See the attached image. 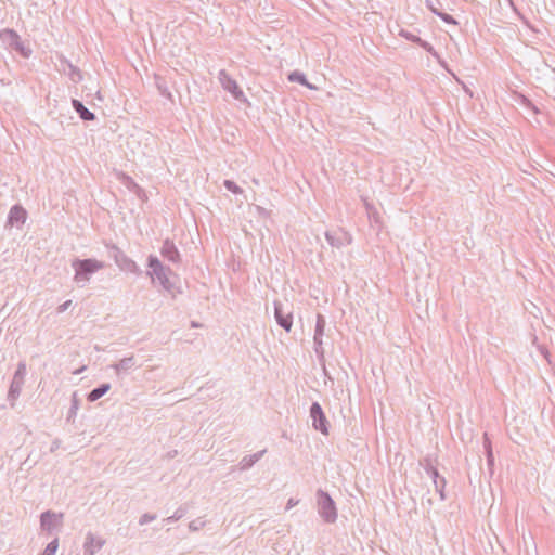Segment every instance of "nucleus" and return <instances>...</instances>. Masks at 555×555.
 Instances as JSON below:
<instances>
[{"label": "nucleus", "instance_id": "nucleus-17", "mask_svg": "<svg viewBox=\"0 0 555 555\" xmlns=\"http://www.w3.org/2000/svg\"><path fill=\"white\" fill-rule=\"evenodd\" d=\"M73 108L79 115V117L85 121H91L95 119L94 113L89 111L82 102L79 100L73 99L72 101Z\"/></svg>", "mask_w": 555, "mask_h": 555}, {"label": "nucleus", "instance_id": "nucleus-41", "mask_svg": "<svg viewBox=\"0 0 555 555\" xmlns=\"http://www.w3.org/2000/svg\"><path fill=\"white\" fill-rule=\"evenodd\" d=\"M298 502L295 501L294 499H289L287 501V505H286V509H291L293 506H295Z\"/></svg>", "mask_w": 555, "mask_h": 555}, {"label": "nucleus", "instance_id": "nucleus-37", "mask_svg": "<svg viewBox=\"0 0 555 555\" xmlns=\"http://www.w3.org/2000/svg\"><path fill=\"white\" fill-rule=\"evenodd\" d=\"M483 448L486 453H488L489 450H492L491 440L487 433L483 434Z\"/></svg>", "mask_w": 555, "mask_h": 555}, {"label": "nucleus", "instance_id": "nucleus-25", "mask_svg": "<svg viewBox=\"0 0 555 555\" xmlns=\"http://www.w3.org/2000/svg\"><path fill=\"white\" fill-rule=\"evenodd\" d=\"M68 68H69L68 76L73 82H79L82 80V74L78 67H76L69 63Z\"/></svg>", "mask_w": 555, "mask_h": 555}, {"label": "nucleus", "instance_id": "nucleus-20", "mask_svg": "<svg viewBox=\"0 0 555 555\" xmlns=\"http://www.w3.org/2000/svg\"><path fill=\"white\" fill-rule=\"evenodd\" d=\"M111 389V384L104 383L93 388L87 396L89 402H94L102 398Z\"/></svg>", "mask_w": 555, "mask_h": 555}, {"label": "nucleus", "instance_id": "nucleus-38", "mask_svg": "<svg viewBox=\"0 0 555 555\" xmlns=\"http://www.w3.org/2000/svg\"><path fill=\"white\" fill-rule=\"evenodd\" d=\"M70 305H72V300H66L65 302H63L62 305H60L57 307V309H56L57 313L65 312L69 308Z\"/></svg>", "mask_w": 555, "mask_h": 555}, {"label": "nucleus", "instance_id": "nucleus-28", "mask_svg": "<svg viewBox=\"0 0 555 555\" xmlns=\"http://www.w3.org/2000/svg\"><path fill=\"white\" fill-rule=\"evenodd\" d=\"M57 548H59V539L55 538L50 543H48V545L46 546V548L43 550V552L40 555H55Z\"/></svg>", "mask_w": 555, "mask_h": 555}, {"label": "nucleus", "instance_id": "nucleus-18", "mask_svg": "<svg viewBox=\"0 0 555 555\" xmlns=\"http://www.w3.org/2000/svg\"><path fill=\"white\" fill-rule=\"evenodd\" d=\"M154 79L158 92L170 102H173V95L169 90V83L167 79L160 75H155Z\"/></svg>", "mask_w": 555, "mask_h": 555}, {"label": "nucleus", "instance_id": "nucleus-7", "mask_svg": "<svg viewBox=\"0 0 555 555\" xmlns=\"http://www.w3.org/2000/svg\"><path fill=\"white\" fill-rule=\"evenodd\" d=\"M421 465L423 466L427 476L433 480L435 490H436V492L439 493L440 499L444 500L446 499L444 488H446V483H447L444 477L440 476L437 468L433 465V461L430 457H425L421 462Z\"/></svg>", "mask_w": 555, "mask_h": 555}, {"label": "nucleus", "instance_id": "nucleus-11", "mask_svg": "<svg viewBox=\"0 0 555 555\" xmlns=\"http://www.w3.org/2000/svg\"><path fill=\"white\" fill-rule=\"evenodd\" d=\"M62 513H54L52 511H46L40 515V527L43 531L52 532L54 529L62 527L63 525Z\"/></svg>", "mask_w": 555, "mask_h": 555}, {"label": "nucleus", "instance_id": "nucleus-33", "mask_svg": "<svg viewBox=\"0 0 555 555\" xmlns=\"http://www.w3.org/2000/svg\"><path fill=\"white\" fill-rule=\"evenodd\" d=\"M399 35L401 37L405 38L406 40L412 41L414 43H416L417 41H421V38L418 36H415V35L411 34L410 31H408L405 29H401L399 31Z\"/></svg>", "mask_w": 555, "mask_h": 555}, {"label": "nucleus", "instance_id": "nucleus-10", "mask_svg": "<svg viewBox=\"0 0 555 555\" xmlns=\"http://www.w3.org/2000/svg\"><path fill=\"white\" fill-rule=\"evenodd\" d=\"M220 85L224 90L230 92L235 100L241 101L244 92L238 87L237 82L228 74L225 69H221L218 74Z\"/></svg>", "mask_w": 555, "mask_h": 555}, {"label": "nucleus", "instance_id": "nucleus-1", "mask_svg": "<svg viewBox=\"0 0 555 555\" xmlns=\"http://www.w3.org/2000/svg\"><path fill=\"white\" fill-rule=\"evenodd\" d=\"M72 268L75 271L73 278L74 282L79 287H85L94 273L105 268V262L94 258H76L72 261Z\"/></svg>", "mask_w": 555, "mask_h": 555}, {"label": "nucleus", "instance_id": "nucleus-23", "mask_svg": "<svg viewBox=\"0 0 555 555\" xmlns=\"http://www.w3.org/2000/svg\"><path fill=\"white\" fill-rule=\"evenodd\" d=\"M78 409H79V400L77 398L76 392H74L73 397H72V405H70L67 416H66V420L68 422H73L75 420Z\"/></svg>", "mask_w": 555, "mask_h": 555}, {"label": "nucleus", "instance_id": "nucleus-12", "mask_svg": "<svg viewBox=\"0 0 555 555\" xmlns=\"http://www.w3.org/2000/svg\"><path fill=\"white\" fill-rule=\"evenodd\" d=\"M274 318L279 326L284 328L286 332H291L293 326V314L291 311H284L283 304L279 300H274Z\"/></svg>", "mask_w": 555, "mask_h": 555}, {"label": "nucleus", "instance_id": "nucleus-22", "mask_svg": "<svg viewBox=\"0 0 555 555\" xmlns=\"http://www.w3.org/2000/svg\"><path fill=\"white\" fill-rule=\"evenodd\" d=\"M364 206H365L366 214H367L370 221L372 223H375L378 227H380L382 218H380V215L377 211V209L371 203H369L366 199L364 201Z\"/></svg>", "mask_w": 555, "mask_h": 555}, {"label": "nucleus", "instance_id": "nucleus-29", "mask_svg": "<svg viewBox=\"0 0 555 555\" xmlns=\"http://www.w3.org/2000/svg\"><path fill=\"white\" fill-rule=\"evenodd\" d=\"M223 185L228 191L234 194H240L243 192L242 189L232 180H224Z\"/></svg>", "mask_w": 555, "mask_h": 555}, {"label": "nucleus", "instance_id": "nucleus-27", "mask_svg": "<svg viewBox=\"0 0 555 555\" xmlns=\"http://www.w3.org/2000/svg\"><path fill=\"white\" fill-rule=\"evenodd\" d=\"M186 512H188V509L185 506H180L179 508L176 509V512L171 516L167 517L165 519V521H167V522L177 521V520L181 519L186 514Z\"/></svg>", "mask_w": 555, "mask_h": 555}, {"label": "nucleus", "instance_id": "nucleus-26", "mask_svg": "<svg viewBox=\"0 0 555 555\" xmlns=\"http://www.w3.org/2000/svg\"><path fill=\"white\" fill-rule=\"evenodd\" d=\"M313 349L318 358L321 360L324 357L323 341L322 337L313 336Z\"/></svg>", "mask_w": 555, "mask_h": 555}, {"label": "nucleus", "instance_id": "nucleus-40", "mask_svg": "<svg viewBox=\"0 0 555 555\" xmlns=\"http://www.w3.org/2000/svg\"><path fill=\"white\" fill-rule=\"evenodd\" d=\"M486 456H487V463H488V466L491 467L494 465V455H493V451L492 450H489L488 453H486Z\"/></svg>", "mask_w": 555, "mask_h": 555}, {"label": "nucleus", "instance_id": "nucleus-39", "mask_svg": "<svg viewBox=\"0 0 555 555\" xmlns=\"http://www.w3.org/2000/svg\"><path fill=\"white\" fill-rule=\"evenodd\" d=\"M61 443H62V441L59 438H55L51 443L50 452L51 453L55 452L61 447Z\"/></svg>", "mask_w": 555, "mask_h": 555}, {"label": "nucleus", "instance_id": "nucleus-34", "mask_svg": "<svg viewBox=\"0 0 555 555\" xmlns=\"http://www.w3.org/2000/svg\"><path fill=\"white\" fill-rule=\"evenodd\" d=\"M157 518V515L156 514H150V513H145L143 514L140 519H139V525L140 526H143V525H146L153 520H155Z\"/></svg>", "mask_w": 555, "mask_h": 555}, {"label": "nucleus", "instance_id": "nucleus-3", "mask_svg": "<svg viewBox=\"0 0 555 555\" xmlns=\"http://www.w3.org/2000/svg\"><path fill=\"white\" fill-rule=\"evenodd\" d=\"M108 257L113 258L116 266L125 272L133 273L135 275H141L142 270L140 267L133 261L131 258H129L117 245L105 242L104 243Z\"/></svg>", "mask_w": 555, "mask_h": 555}, {"label": "nucleus", "instance_id": "nucleus-44", "mask_svg": "<svg viewBox=\"0 0 555 555\" xmlns=\"http://www.w3.org/2000/svg\"><path fill=\"white\" fill-rule=\"evenodd\" d=\"M10 555H13V554H10Z\"/></svg>", "mask_w": 555, "mask_h": 555}, {"label": "nucleus", "instance_id": "nucleus-32", "mask_svg": "<svg viewBox=\"0 0 555 555\" xmlns=\"http://www.w3.org/2000/svg\"><path fill=\"white\" fill-rule=\"evenodd\" d=\"M416 43L421 48H423L426 52L430 53L434 56H437V52L435 51L434 47L429 42H427L421 38V41H417Z\"/></svg>", "mask_w": 555, "mask_h": 555}, {"label": "nucleus", "instance_id": "nucleus-42", "mask_svg": "<svg viewBox=\"0 0 555 555\" xmlns=\"http://www.w3.org/2000/svg\"><path fill=\"white\" fill-rule=\"evenodd\" d=\"M199 326H201V324L198 322H196V321H192L191 322V327L196 328V327H199Z\"/></svg>", "mask_w": 555, "mask_h": 555}, {"label": "nucleus", "instance_id": "nucleus-35", "mask_svg": "<svg viewBox=\"0 0 555 555\" xmlns=\"http://www.w3.org/2000/svg\"><path fill=\"white\" fill-rule=\"evenodd\" d=\"M436 4H439V0H426L427 8L435 14H439V9Z\"/></svg>", "mask_w": 555, "mask_h": 555}, {"label": "nucleus", "instance_id": "nucleus-9", "mask_svg": "<svg viewBox=\"0 0 555 555\" xmlns=\"http://www.w3.org/2000/svg\"><path fill=\"white\" fill-rule=\"evenodd\" d=\"M325 238L327 243L335 248H341L343 246L349 245L352 242L351 235L341 228L326 231Z\"/></svg>", "mask_w": 555, "mask_h": 555}, {"label": "nucleus", "instance_id": "nucleus-5", "mask_svg": "<svg viewBox=\"0 0 555 555\" xmlns=\"http://www.w3.org/2000/svg\"><path fill=\"white\" fill-rule=\"evenodd\" d=\"M317 501L319 507V514L323 520L327 524H333L337 519V509L334 500L331 495L319 489L317 491Z\"/></svg>", "mask_w": 555, "mask_h": 555}, {"label": "nucleus", "instance_id": "nucleus-21", "mask_svg": "<svg viewBox=\"0 0 555 555\" xmlns=\"http://www.w3.org/2000/svg\"><path fill=\"white\" fill-rule=\"evenodd\" d=\"M287 78L291 82H298L299 85L305 86L309 89H315L314 86L308 82L306 75L299 70H294L289 73Z\"/></svg>", "mask_w": 555, "mask_h": 555}, {"label": "nucleus", "instance_id": "nucleus-31", "mask_svg": "<svg viewBox=\"0 0 555 555\" xmlns=\"http://www.w3.org/2000/svg\"><path fill=\"white\" fill-rule=\"evenodd\" d=\"M438 17H440L444 23L449 25H457V21L450 14L439 11V14H437Z\"/></svg>", "mask_w": 555, "mask_h": 555}, {"label": "nucleus", "instance_id": "nucleus-15", "mask_svg": "<svg viewBox=\"0 0 555 555\" xmlns=\"http://www.w3.org/2000/svg\"><path fill=\"white\" fill-rule=\"evenodd\" d=\"M160 255L172 263H179L181 261L180 253L175 245L173 241L166 238L160 248Z\"/></svg>", "mask_w": 555, "mask_h": 555}, {"label": "nucleus", "instance_id": "nucleus-14", "mask_svg": "<svg viewBox=\"0 0 555 555\" xmlns=\"http://www.w3.org/2000/svg\"><path fill=\"white\" fill-rule=\"evenodd\" d=\"M105 544V540L100 537L94 535L92 532H88L86 534L85 543H83V554L85 555H94L99 552L103 545Z\"/></svg>", "mask_w": 555, "mask_h": 555}, {"label": "nucleus", "instance_id": "nucleus-2", "mask_svg": "<svg viewBox=\"0 0 555 555\" xmlns=\"http://www.w3.org/2000/svg\"><path fill=\"white\" fill-rule=\"evenodd\" d=\"M147 275L152 278V281L154 282L157 280L163 287L164 291H166L168 294H170L172 297H176V294L178 293V289L173 282L169 280V274L171 273V269L168 267H165L160 260L154 256L150 255L147 257Z\"/></svg>", "mask_w": 555, "mask_h": 555}, {"label": "nucleus", "instance_id": "nucleus-36", "mask_svg": "<svg viewBox=\"0 0 555 555\" xmlns=\"http://www.w3.org/2000/svg\"><path fill=\"white\" fill-rule=\"evenodd\" d=\"M521 104L528 108H531L534 113H539V109L537 108V106L526 96H521Z\"/></svg>", "mask_w": 555, "mask_h": 555}, {"label": "nucleus", "instance_id": "nucleus-43", "mask_svg": "<svg viewBox=\"0 0 555 555\" xmlns=\"http://www.w3.org/2000/svg\"><path fill=\"white\" fill-rule=\"evenodd\" d=\"M129 180H130V184H131L133 188L139 189V186L137 185V183H135L132 179H130V178H129Z\"/></svg>", "mask_w": 555, "mask_h": 555}, {"label": "nucleus", "instance_id": "nucleus-13", "mask_svg": "<svg viewBox=\"0 0 555 555\" xmlns=\"http://www.w3.org/2000/svg\"><path fill=\"white\" fill-rule=\"evenodd\" d=\"M27 219L26 209L20 205L15 204L11 207L8 218H7V227H16L21 228Z\"/></svg>", "mask_w": 555, "mask_h": 555}, {"label": "nucleus", "instance_id": "nucleus-8", "mask_svg": "<svg viewBox=\"0 0 555 555\" xmlns=\"http://www.w3.org/2000/svg\"><path fill=\"white\" fill-rule=\"evenodd\" d=\"M310 417L312 420V426L315 430H319L323 435H328L330 423L319 402H313L311 404Z\"/></svg>", "mask_w": 555, "mask_h": 555}, {"label": "nucleus", "instance_id": "nucleus-19", "mask_svg": "<svg viewBox=\"0 0 555 555\" xmlns=\"http://www.w3.org/2000/svg\"><path fill=\"white\" fill-rule=\"evenodd\" d=\"M266 453V450H261L250 455H245L240 462V469L247 470L253 467Z\"/></svg>", "mask_w": 555, "mask_h": 555}, {"label": "nucleus", "instance_id": "nucleus-16", "mask_svg": "<svg viewBox=\"0 0 555 555\" xmlns=\"http://www.w3.org/2000/svg\"><path fill=\"white\" fill-rule=\"evenodd\" d=\"M111 367L114 369L117 376H120L121 374H128L132 370L137 369V360L133 356L126 357L121 359L118 363H114L111 365Z\"/></svg>", "mask_w": 555, "mask_h": 555}, {"label": "nucleus", "instance_id": "nucleus-6", "mask_svg": "<svg viewBox=\"0 0 555 555\" xmlns=\"http://www.w3.org/2000/svg\"><path fill=\"white\" fill-rule=\"evenodd\" d=\"M26 376V364L24 362H20L17 364L16 371L13 375L12 382L8 391V401L11 408L15 406V401L18 399L22 388L25 382Z\"/></svg>", "mask_w": 555, "mask_h": 555}, {"label": "nucleus", "instance_id": "nucleus-30", "mask_svg": "<svg viewBox=\"0 0 555 555\" xmlns=\"http://www.w3.org/2000/svg\"><path fill=\"white\" fill-rule=\"evenodd\" d=\"M206 525V521L203 520L202 518H197V519H194L192 520L190 524H189V529L191 531H198L201 530L202 528H204Z\"/></svg>", "mask_w": 555, "mask_h": 555}, {"label": "nucleus", "instance_id": "nucleus-4", "mask_svg": "<svg viewBox=\"0 0 555 555\" xmlns=\"http://www.w3.org/2000/svg\"><path fill=\"white\" fill-rule=\"evenodd\" d=\"M0 40L7 49L17 52L24 59L30 57L33 53L31 49L24 43L14 29L4 28L0 30Z\"/></svg>", "mask_w": 555, "mask_h": 555}, {"label": "nucleus", "instance_id": "nucleus-24", "mask_svg": "<svg viewBox=\"0 0 555 555\" xmlns=\"http://www.w3.org/2000/svg\"><path fill=\"white\" fill-rule=\"evenodd\" d=\"M325 325H326V320H325L324 315L319 313L317 315L314 336L322 337L324 334Z\"/></svg>", "mask_w": 555, "mask_h": 555}]
</instances>
